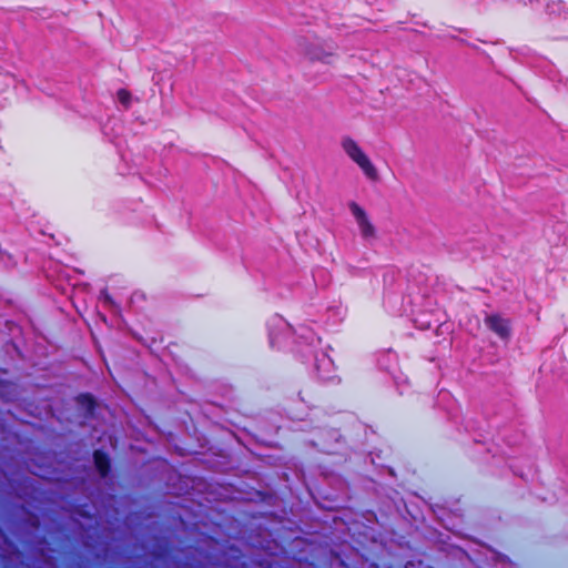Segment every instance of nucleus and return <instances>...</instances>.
<instances>
[{
    "label": "nucleus",
    "mask_w": 568,
    "mask_h": 568,
    "mask_svg": "<svg viewBox=\"0 0 568 568\" xmlns=\"http://www.w3.org/2000/svg\"><path fill=\"white\" fill-rule=\"evenodd\" d=\"M344 153L361 169L364 175L369 180H376L377 169L371 161L363 148L352 138L345 136L341 141Z\"/></svg>",
    "instance_id": "f03ea898"
},
{
    "label": "nucleus",
    "mask_w": 568,
    "mask_h": 568,
    "mask_svg": "<svg viewBox=\"0 0 568 568\" xmlns=\"http://www.w3.org/2000/svg\"><path fill=\"white\" fill-rule=\"evenodd\" d=\"M116 97L120 103H122L125 108L129 106L131 101V94L126 90L118 91Z\"/></svg>",
    "instance_id": "423d86ee"
},
{
    "label": "nucleus",
    "mask_w": 568,
    "mask_h": 568,
    "mask_svg": "<svg viewBox=\"0 0 568 568\" xmlns=\"http://www.w3.org/2000/svg\"><path fill=\"white\" fill-rule=\"evenodd\" d=\"M298 48L310 60L323 63H329L336 55L337 50L335 43L311 37L301 38L298 40Z\"/></svg>",
    "instance_id": "f257e3e1"
},
{
    "label": "nucleus",
    "mask_w": 568,
    "mask_h": 568,
    "mask_svg": "<svg viewBox=\"0 0 568 568\" xmlns=\"http://www.w3.org/2000/svg\"><path fill=\"white\" fill-rule=\"evenodd\" d=\"M348 207L363 240L369 243L375 241L377 239V231L366 211L355 202H351Z\"/></svg>",
    "instance_id": "7ed1b4c3"
},
{
    "label": "nucleus",
    "mask_w": 568,
    "mask_h": 568,
    "mask_svg": "<svg viewBox=\"0 0 568 568\" xmlns=\"http://www.w3.org/2000/svg\"><path fill=\"white\" fill-rule=\"evenodd\" d=\"M486 325L495 332L499 337L506 339L510 335V327L507 320L498 315H488L485 318Z\"/></svg>",
    "instance_id": "20e7f679"
},
{
    "label": "nucleus",
    "mask_w": 568,
    "mask_h": 568,
    "mask_svg": "<svg viewBox=\"0 0 568 568\" xmlns=\"http://www.w3.org/2000/svg\"><path fill=\"white\" fill-rule=\"evenodd\" d=\"M94 462H95V465H97L98 469L100 470L101 475H105L108 471V468H109V463H108L106 457L102 453L95 452Z\"/></svg>",
    "instance_id": "39448f33"
}]
</instances>
